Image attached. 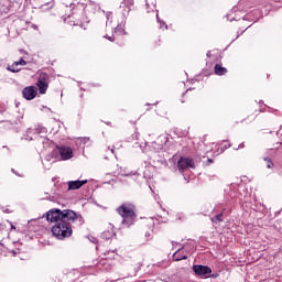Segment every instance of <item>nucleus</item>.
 Wrapping results in <instances>:
<instances>
[{"label": "nucleus", "mask_w": 282, "mask_h": 282, "mask_svg": "<svg viewBox=\"0 0 282 282\" xmlns=\"http://www.w3.org/2000/svg\"><path fill=\"white\" fill-rule=\"evenodd\" d=\"M47 221L55 226L52 227V232L57 239H66L72 237V225L70 221H76L78 219V214L72 209L61 210L58 208H53L46 213Z\"/></svg>", "instance_id": "f257e3e1"}, {"label": "nucleus", "mask_w": 282, "mask_h": 282, "mask_svg": "<svg viewBox=\"0 0 282 282\" xmlns=\"http://www.w3.org/2000/svg\"><path fill=\"white\" fill-rule=\"evenodd\" d=\"M117 213L122 217L123 226H131L135 221V206L130 203H124L117 208Z\"/></svg>", "instance_id": "f03ea898"}, {"label": "nucleus", "mask_w": 282, "mask_h": 282, "mask_svg": "<svg viewBox=\"0 0 282 282\" xmlns=\"http://www.w3.org/2000/svg\"><path fill=\"white\" fill-rule=\"evenodd\" d=\"M36 87L40 94H47V89L50 87V75H47V73H44V72L39 73Z\"/></svg>", "instance_id": "7ed1b4c3"}, {"label": "nucleus", "mask_w": 282, "mask_h": 282, "mask_svg": "<svg viewBox=\"0 0 282 282\" xmlns=\"http://www.w3.org/2000/svg\"><path fill=\"white\" fill-rule=\"evenodd\" d=\"M180 173H184L188 169H195V161L191 158L181 156L176 163Z\"/></svg>", "instance_id": "20e7f679"}, {"label": "nucleus", "mask_w": 282, "mask_h": 282, "mask_svg": "<svg viewBox=\"0 0 282 282\" xmlns=\"http://www.w3.org/2000/svg\"><path fill=\"white\" fill-rule=\"evenodd\" d=\"M192 270L196 276H204L205 279H208V275L213 274V269L204 264H194Z\"/></svg>", "instance_id": "39448f33"}, {"label": "nucleus", "mask_w": 282, "mask_h": 282, "mask_svg": "<svg viewBox=\"0 0 282 282\" xmlns=\"http://www.w3.org/2000/svg\"><path fill=\"white\" fill-rule=\"evenodd\" d=\"M39 90L34 86H28L22 90V96L25 100H34Z\"/></svg>", "instance_id": "423d86ee"}, {"label": "nucleus", "mask_w": 282, "mask_h": 282, "mask_svg": "<svg viewBox=\"0 0 282 282\" xmlns=\"http://www.w3.org/2000/svg\"><path fill=\"white\" fill-rule=\"evenodd\" d=\"M57 151L62 160H72V158H74V151L69 147H57Z\"/></svg>", "instance_id": "0eeeda50"}, {"label": "nucleus", "mask_w": 282, "mask_h": 282, "mask_svg": "<svg viewBox=\"0 0 282 282\" xmlns=\"http://www.w3.org/2000/svg\"><path fill=\"white\" fill-rule=\"evenodd\" d=\"M67 184L68 191H78V188H83L87 184V180L68 181Z\"/></svg>", "instance_id": "6e6552de"}, {"label": "nucleus", "mask_w": 282, "mask_h": 282, "mask_svg": "<svg viewBox=\"0 0 282 282\" xmlns=\"http://www.w3.org/2000/svg\"><path fill=\"white\" fill-rule=\"evenodd\" d=\"M214 72L217 76H226V74H228V69L219 64L215 65Z\"/></svg>", "instance_id": "1a4fd4ad"}, {"label": "nucleus", "mask_w": 282, "mask_h": 282, "mask_svg": "<svg viewBox=\"0 0 282 282\" xmlns=\"http://www.w3.org/2000/svg\"><path fill=\"white\" fill-rule=\"evenodd\" d=\"M26 140H35L36 135H39L41 133V131H39V129H32L30 128L26 131Z\"/></svg>", "instance_id": "9d476101"}, {"label": "nucleus", "mask_w": 282, "mask_h": 282, "mask_svg": "<svg viewBox=\"0 0 282 282\" xmlns=\"http://www.w3.org/2000/svg\"><path fill=\"white\" fill-rule=\"evenodd\" d=\"M180 250L178 249L174 254H173V259L174 261H186V259H188L187 256H180Z\"/></svg>", "instance_id": "9b49d317"}, {"label": "nucleus", "mask_w": 282, "mask_h": 282, "mask_svg": "<svg viewBox=\"0 0 282 282\" xmlns=\"http://www.w3.org/2000/svg\"><path fill=\"white\" fill-rule=\"evenodd\" d=\"M8 72H12V74H18V72H21V68H19L18 64L15 62L7 67Z\"/></svg>", "instance_id": "f8f14e48"}, {"label": "nucleus", "mask_w": 282, "mask_h": 282, "mask_svg": "<svg viewBox=\"0 0 282 282\" xmlns=\"http://www.w3.org/2000/svg\"><path fill=\"white\" fill-rule=\"evenodd\" d=\"M213 224H221L224 221V214H218L212 218Z\"/></svg>", "instance_id": "ddd939ff"}, {"label": "nucleus", "mask_w": 282, "mask_h": 282, "mask_svg": "<svg viewBox=\"0 0 282 282\" xmlns=\"http://www.w3.org/2000/svg\"><path fill=\"white\" fill-rule=\"evenodd\" d=\"M264 162H267V169H274V163L272 162V159L264 156L262 158Z\"/></svg>", "instance_id": "4468645a"}, {"label": "nucleus", "mask_w": 282, "mask_h": 282, "mask_svg": "<svg viewBox=\"0 0 282 282\" xmlns=\"http://www.w3.org/2000/svg\"><path fill=\"white\" fill-rule=\"evenodd\" d=\"M111 237H113V231H104L102 234H101V239H106V241L107 240H109V239H111Z\"/></svg>", "instance_id": "2eb2a0df"}, {"label": "nucleus", "mask_w": 282, "mask_h": 282, "mask_svg": "<svg viewBox=\"0 0 282 282\" xmlns=\"http://www.w3.org/2000/svg\"><path fill=\"white\" fill-rule=\"evenodd\" d=\"M156 20H158V23H160L161 30H162V28H164L165 30H169V25H166V23L160 21V17L158 15V13H156Z\"/></svg>", "instance_id": "dca6fc26"}, {"label": "nucleus", "mask_w": 282, "mask_h": 282, "mask_svg": "<svg viewBox=\"0 0 282 282\" xmlns=\"http://www.w3.org/2000/svg\"><path fill=\"white\" fill-rule=\"evenodd\" d=\"M116 34H124V29L121 25H117L115 29Z\"/></svg>", "instance_id": "f3484780"}, {"label": "nucleus", "mask_w": 282, "mask_h": 282, "mask_svg": "<svg viewBox=\"0 0 282 282\" xmlns=\"http://www.w3.org/2000/svg\"><path fill=\"white\" fill-rule=\"evenodd\" d=\"M15 64L18 65V67H19V65H21L23 67V66L28 65V62H25V59H23V58H20V61L15 62Z\"/></svg>", "instance_id": "a211bd4d"}, {"label": "nucleus", "mask_w": 282, "mask_h": 282, "mask_svg": "<svg viewBox=\"0 0 282 282\" xmlns=\"http://www.w3.org/2000/svg\"><path fill=\"white\" fill-rule=\"evenodd\" d=\"M227 21H237V18L232 17V14H227Z\"/></svg>", "instance_id": "6ab92c4d"}, {"label": "nucleus", "mask_w": 282, "mask_h": 282, "mask_svg": "<svg viewBox=\"0 0 282 282\" xmlns=\"http://www.w3.org/2000/svg\"><path fill=\"white\" fill-rule=\"evenodd\" d=\"M218 276H219V273H217V272L207 275V278H209V279H217Z\"/></svg>", "instance_id": "aec40b11"}, {"label": "nucleus", "mask_w": 282, "mask_h": 282, "mask_svg": "<svg viewBox=\"0 0 282 282\" xmlns=\"http://www.w3.org/2000/svg\"><path fill=\"white\" fill-rule=\"evenodd\" d=\"M226 149H230V144L228 143V141H225V145L224 149H221V151H226Z\"/></svg>", "instance_id": "412c9836"}, {"label": "nucleus", "mask_w": 282, "mask_h": 282, "mask_svg": "<svg viewBox=\"0 0 282 282\" xmlns=\"http://www.w3.org/2000/svg\"><path fill=\"white\" fill-rule=\"evenodd\" d=\"M105 39H107L108 41H111V42L116 41V39L113 36H109V35H105Z\"/></svg>", "instance_id": "4be33fe9"}, {"label": "nucleus", "mask_w": 282, "mask_h": 282, "mask_svg": "<svg viewBox=\"0 0 282 282\" xmlns=\"http://www.w3.org/2000/svg\"><path fill=\"white\" fill-rule=\"evenodd\" d=\"M210 164H213V159H207L206 166H210Z\"/></svg>", "instance_id": "5701e85b"}, {"label": "nucleus", "mask_w": 282, "mask_h": 282, "mask_svg": "<svg viewBox=\"0 0 282 282\" xmlns=\"http://www.w3.org/2000/svg\"><path fill=\"white\" fill-rule=\"evenodd\" d=\"M246 145L243 143H240L238 148H236V151H239V149H243Z\"/></svg>", "instance_id": "b1692460"}, {"label": "nucleus", "mask_w": 282, "mask_h": 282, "mask_svg": "<svg viewBox=\"0 0 282 282\" xmlns=\"http://www.w3.org/2000/svg\"><path fill=\"white\" fill-rule=\"evenodd\" d=\"M145 237H147V238L151 237V231H147V232H145Z\"/></svg>", "instance_id": "393cba45"}, {"label": "nucleus", "mask_w": 282, "mask_h": 282, "mask_svg": "<svg viewBox=\"0 0 282 282\" xmlns=\"http://www.w3.org/2000/svg\"><path fill=\"white\" fill-rule=\"evenodd\" d=\"M90 241H91L93 243H96V242H97V239L94 238V237H91Z\"/></svg>", "instance_id": "a878e982"}, {"label": "nucleus", "mask_w": 282, "mask_h": 282, "mask_svg": "<svg viewBox=\"0 0 282 282\" xmlns=\"http://www.w3.org/2000/svg\"><path fill=\"white\" fill-rule=\"evenodd\" d=\"M11 253L13 254V257H17V250H12Z\"/></svg>", "instance_id": "bb28decb"}, {"label": "nucleus", "mask_w": 282, "mask_h": 282, "mask_svg": "<svg viewBox=\"0 0 282 282\" xmlns=\"http://www.w3.org/2000/svg\"><path fill=\"white\" fill-rule=\"evenodd\" d=\"M2 213H10V209H2Z\"/></svg>", "instance_id": "cd10ccee"}, {"label": "nucleus", "mask_w": 282, "mask_h": 282, "mask_svg": "<svg viewBox=\"0 0 282 282\" xmlns=\"http://www.w3.org/2000/svg\"><path fill=\"white\" fill-rule=\"evenodd\" d=\"M120 173H121V175H127V176L131 175V174H126V173H122V172H120Z\"/></svg>", "instance_id": "c85d7f7f"}, {"label": "nucleus", "mask_w": 282, "mask_h": 282, "mask_svg": "<svg viewBox=\"0 0 282 282\" xmlns=\"http://www.w3.org/2000/svg\"><path fill=\"white\" fill-rule=\"evenodd\" d=\"M207 56L210 57V51L207 52Z\"/></svg>", "instance_id": "c756f323"}, {"label": "nucleus", "mask_w": 282, "mask_h": 282, "mask_svg": "<svg viewBox=\"0 0 282 282\" xmlns=\"http://www.w3.org/2000/svg\"><path fill=\"white\" fill-rule=\"evenodd\" d=\"M85 142H87V140H89V138H84Z\"/></svg>", "instance_id": "7c9ffc66"}, {"label": "nucleus", "mask_w": 282, "mask_h": 282, "mask_svg": "<svg viewBox=\"0 0 282 282\" xmlns=\"http://www.w3.org/2000/svg\"><path fill=\"white\" fill-rule=\"evenodd\" d=\"M232 12H237V9L234 8V9H232Z\"/></svg>", "instance_id": "2f4dec72"}, {"label": "nucleus", "mask_w": 282, "mask_h": 282, "mask_svg": "<svg viewBox=\"0 0 282 282\" xmlns=\"http://www.w3.org/2000/svg\"><path fill=\"white\" fill-rule=\"evenodd\" d=\"M11 171H12V173H15V172H14V169H12Z\"/></svg>", "instance_id": "473e14b6"}, {"label": "nucleus", "mask_w": 282, "mask_h": 282, "mask_svg": "<svg viewBox=\"0 0 282 282\" xmlns=\"http://www.w3.org/2000/svg\"><path fill=\"white\" fill-rule=\"evenodd\" d=\"M122 23H124V20H123V21H121V25H122Z\"/></svg>", "instance_id": "72a5a7b5"}, {"label": "nucleus", "mask_w": 282, "mask_h": 282, "mask_svg": "<svg viewBox=\"0 0 282 282\" xmlns=\"http://www.w3.org/2000/svg\"><path fill=\"white\" fill-rule=\"evenodd\" d=\"M110 151H111V153H113V149H111Z\"/></svg>", "instance_id": "f704fd0d"}, {"label": "nucleus", "mask_w": 282, "mask_h": 282, "mask_svg": "<svg viewBox=\"0 0 282 282\" xmlns=\"http://www.w3.org/2000/svg\"><path fill=\"white\" fill-rule=\"evenodd\" d=\"M107 19H109V14H107Z\"/></svg>", "instance_id": "c9c22d12"}, {"label": "nucleus", "mask_w": 282, "mask_h": 282, "mask_svg": "<svg viewBox=\"0 0 282 282\" xmlns=\"http://www.w3.org/2000/svg\"><path fill=\"white\" fill-rule=\"evenodd\" d=\"M260 104L263 102L262 100L259 101Z\"/></svg>", "instance_id": "e433bc0d"}, {"label": "nucleus", "mask_w": 282, "mask_h": 282, "mask_svg": "<svg viewBox=\"0 0 282 282\" xmlns=\"http://www.w3.org/2000/svg\"><path fill=\"white\" fill-rule=\"evenodd\" d=\"M123 19H124V13H123Z\"/></svg>", "instance_id": "4c0bfd02"}]
</instances>
